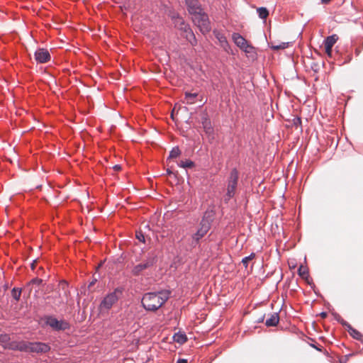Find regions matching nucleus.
<instances>
[{
    "mask_svg": "<svg viewBox=\"0 0 363 363\" xmlns=\"http://www.w3.org/2000/svg\"><path fill=\"white\" fill-rule=\"evenodd\" d=\"M170 294L168 290L146 293L143 296L142 306L146 311H156L169 299Z\"/></svg>",
    "mask_w": 363,
    "mask_h": 363,
    "instance_id": "obj_1",
    "label": "nucleus"
},
{
    "mask_svg": "<svg viewBox=\"0 0 363 363\" xmlns=\"http://www.w3.org/2000/svg\"><path fill=\"white\" fill-rule=\"evenodd\" d=\"M214 214L213 210H208L204 213V216L199 224V228L196 233L192 235V246L195 247L199 243V240L209 231L213 220L211 215Z\"/></svg>",
    "mask_w": 363,
    "mask_h": 363,
    "instance_id": "obj_2",
    "label": "nucleus"
},
{
    "mask_svg": "<svg viewBox=\"0 0 363 363\" xmlns=\"http://www.w3.org/2000/svg\"><path fill=\"white\" fill-rule=\"evenodd\" d=\"M123 290V287H117L113 291L107 294L99 304V312L101 313H108L122 296Z\"/></svg>",
    "mask_w": 363,
    "mask_h": 363,
    "instance_id": "obj_3",
    "label": "nucleus"
},
{
    "mask_svg": "<svg viewBox=\"0 0 363 363\" xmlns=\"http://www.w3.org/2000/svg\"><path fill=\"white\" fill-rule=\"evenodd\" d=\"M156 262L157 256L153 253H149L143 262L132 267L128 266V269H130L133 276L137 277L140 275L145 269L152 267Z\"/></svg>",
    "mask_w": 363,
    "mask_h": 363,
    "instance_id": "obj_4",
    "label": "nucleus"
},
{
    "mask_svg": "<svg viewBox=\"0 0 363 363\" xmlns=\"http://www.w3.org/2000/svg\"><path fill=\"white\" fill-rule=\"evenodd\" d=\"M238 171L235 168L233 169L228 179L227 192L225 196V201H229L231 198L234 196L235 194V189L238 185Z\"/></svg>",
    "mask_w": 363,
    "mask_h": 363,
    "instance_id": "obj_5",
    "label": "nucleus"
},
{
    "mask_svg": "<svg viewBox=\"0 0 363 363\" xmlns=\"http://www.w3.org/2000/svg\"><path fill=\"white\" fill-rule=\"evenodd\" d=\"M192 20L203 34H206L211 30V27L208 16L203 11L192 16Z\"/></svg>",
    "mask_w": 363,
    "mask_h": 363,
    "instance_id": "obj_6",
    "label": "nucleus"
},
{
    "mask_svg": "<svg viewBox=\"0 0 363 363\" xmlns=\"http://www.w3.org/2000/svg\"><path fill=\"white\" fill-rule=\"evenodd\" d=\"M172 18L174 20L175 26L183 30L186 33V38L187 40L192 45H195L196 44V39L190 27L185 23L184 21L182 18L179 16H173Z\"/></svg>",
    "mask_w": 363,
    "mask_h": 363,
    "instance_id": "obj_7",
    "label": "nucleus"
},
{
    "mask_svg": "<svg viewBox=\"0 0 363 363\" xmlns=\"http://www.w3.org/2000/svg\"><path fill=\"white\" fill-rule=\"evenodd\" d=\"M232 39L234 43L245 52H250V50L253 48L252 46H251L245 40V38H244L240 34L238 33H233Z\"/></svg>",
    "mask_w": 363,
    "mask_h": 363,
    "instance_id": "obj_8",
    "label": "nucleus"
},
{
    "mask_svg": "<svg viewBox=\"0 0 363 363\" xmlns=\"http://www.w3.org/2000/svg\"><path fill=\"white\" fill-rule=\"evenodd\" d=\"M46 324L55 330H65L69 328L68 323L62 320H58L52 316L47 318Z\"/></svg>",
    "mask_w": 363,
    "mask_h": 363,
    "instance_id": "obj_9",
    "label": "nucleus"
},
{
    "mask_svg": "<svg viewBox=\"0 0 363 363\" xmlns=\"http://www.w3.org/2000/svg\"><path fill=\"white\" fill-rule=\"evenodd\" d=\"M185 2L189 13L192 16H194L203 11L197 0H185Z\"/></svg>",
    "mask_w": 363,
    "mask_h": 363,
    "instance_id": "obj_10",
    "label": "nucleus"
},
{
    "mask_svg": "<svg viewBox=\"0 0 363 363\" xmlns=\"http://www.w3.org/2000/svg\"><path fill=\"white\" fill-rule=\"evenodd\" d=\"M35 60L38 63H45L50 60V55L48 50L38 48L34 54Z\"/></svg>",
    "mask_w": 363,
    "mask_h": 363,
    "instance_id": "obj_11",
    "label": "nucleus"
},
{
    "mask_svg": "<svg viewBox=\"0 0 363 363\" xmlns=\"http://www.w3.org/2000/svg\"><path fill=\"white\" fill-rule=\"evenodd\" d=\"M213 35H215L216 38L218 40L220 47L223 48L225 52H227L228 53H230V47L229 45V43H228L225 35L222 32H220L218 30H213Z\"/></svg>",
    "mask_w": 363,
    "mask_h": 363,
    "instance_id": "obj_12",
    "label": "nucleus"
},
{
    "mask_svg": "<svg viewBox=\"0 0 363 363\" xmlns=\"http://www.w3.org/2000/svg\"><path fill=\"white\" fill-rule=\"evenodd\" d=\"M30 352H35V353H46L50 350V347L49 345L40 342H33L30 345Z\"/></svg>",
    "mask_w": 363,
    "mask_h": 363,
    "instance_id": "obj_13",
    "label": "nucleus"
},
{
    "mask_svg": "<svg viewBox=\"0 0 363 363\" xmlns=\"http://www.w3.org/2000/svg\"><path fill=\"white\" fill-rule=\"evenodd\" d=\"M202 126L204 130L206 135L208 136L209 140L214 139V130L211 125L210 120L206 116L202 118Z\"/></svg>",
    "mask_w": 363,
    "mask_h": 363,
    "instance_id": "obj_14",
    "label": "nucleus"
},
{
    "mask_svg": "<svg viewBox=\"0 0 363 363\" xmlns=\"http://www.w3.org/2000/svg\"><path fill=\"white\" fill-rule=\"evenodd\" d=\"M339 322L346 326L347 328V330L350 335H352L355 339H360L362 337L361 333L357 331V330L354 329L350 324H348L346 321H345L343 319L339 320Z\"/></svg>",
    "mask_w": 363,
    "mask_h": 363,
    "instance_id": "obj_15",
    "label": "nucleus"
},
{
    "mask_svg": "<svg viewBox=\"0 0 363 363\" xmlns=\"http://www.w3.org/2000/svg\"><path fill=\"white\" fill-rule=\"evenodd\" d=\"M279 321V316L278 313H273L270 317L266 320L265 325L267 327L276 326Z\"/></svg>",
    "mask_w": 363,
    "mask_h": 363,
    "instance_id": "obj_16",
    "label": "nucleus"
},
{
    "mask_svg": "<svg viewBox=\"0 0 363 363\" xmlns=\"http://www.w3.org/2000/svg\"><path fill=\"white\" fill-rule=\"evenodd\" d=\"M197 93H185L184 102L187 104H194L196 101V98L197 97Z\"/></svg>",
    "mask_w": 363,
    "mask_h": 363,
    "instance_id": "obj_17",
    "label": "nucleus"
},
{
    "mask_svg": "<svg viewBox=\"0 0 363 363\" xmlns=\"http://www.w3.org/2000/svg\"><path fill=\"white\" fill-rule=\"evenodd\" d=\"M32 344V342H20L18 344V346H17V348L21 350V351H23V352H30V347H31V345Z\"/></svg>",
    "mask_w": 363,
    "mask_h": 363,
    "instance_id": "obj_18",
    "label": "nucleus"
},
{
    "mask_svg": "<svg viewBox=\"0 0 363 363\" xmlns=\"http://www.w3.org/2000/svg\"><path fill=\"white\" fill-rule=\"evenodd\" d=\"M337 40H338V37L337 35L334 34V35H330V36L327 37L326 39L325 40L324 45L333 47V45H335V43L337 42Z\"/></svg>",
    "mask_w": 363,
    "mask_h": 363,
    "instance_id": "obj_19",
    "label": "nucleus"
},
{
    "mask_svg": "<svg viewBox=\"0 0 363 363\" xmlns=\"http://www.w3.org/2000/svg\"><path fill=\"white\" fill-rule=\"evenodd\" d=\"M289 44V43H281L279 44H276L274 42H271L270 47L272 49H273L274 50H284V49L288 48Z\"/></svg>",
    "mask_w": 363,
    "mask_h": 363,
    "instance_id": "obj_20",
    "label": "nucleus"
},
{
    "mask_svg": "<svg viewBox=\"0 0 363 363\" xmlns=\"http://www.w3.org/2000/svg\"><path fill=\"white\" fill-rule=\"evenodd\" d=\"M174 340L178 343L183 344L187 340V338L185 334L176 333L174 335Z\"/></svg>",
    "mask_w": 363,
    "mask_h": 363,
    "instance_id": "obj_21",
    "label": "nucleus"
},
{
    "mask_svg": "<svg viewBox=\"0 0 363 363\" xmlns=\"http://www.w3.org/2000/svg\"><path fill=\"white\" fill-rule=\"evenodd\" d=\"M257 13L259 17L262 19H265L269 15L268 10L264 7H259L257 9Z\"/></svg>",
    "mask_w": 363,
    "mask_h": 363,
    "instance_id": "obj_22",
    "label": "nucleus"
},
{
    "mask_svg": "<svg viewBox=\"0 0 363 363\" xmlns=\"http://www.w3.org/2000/svg\"><path fill=\"white\" fill-rule=\"evenodd\" d=\"M298 275L303 279H308V272L306 267L301 265L298 269Z\"/></svg>",
    "mask_w": 363,
    "mask_h": 363,
    "instance_id": "obj_23",
    "label": "nucleus"
},
{
    "mask_svg": "<svg viewBox=\"0 0 363 363\" xmlns=\"http://www.w3.org/2000/svg\"><path fill=\"white\" fill-rule=\"evenodd\" d=\"M178 166L182 168H192L194 167V162L190 160H186L185 161H181Z\"/></svg>",
    "mask_w": 363,
    "mask_h": 363,
    "instance_id": "obj_24",
    "label": "nucleus"
},
{
    "mask_svg": "<svg viewBox=\"0 0 363 363\" xmlns=\"http://www.w3.org/2000/svg\"><path fill=\"white\" fill-rule=\"evenodd\" d=\"M21 291H22V290L20 288H13L11 290V296L16 301H19L21 295Z\"/></svg>",
    "mask_w": 363,
    "mask_h": 363,
    "instance_id": "obj_25",
    "label": "nucleus"
},
{
    "mask_svg": "<svg viewBox=\"0 0 363 363\" xmlns=\"http://www.w3.org/2000/svg\"><path fill=\"white\" fill-rule=\"evenodd\" d=\"M181 154L178 147H174L169 152V158H177Z\"/></svg>",
    "mask_w": 363,
    "mask_h": 363,
    "instance_id": "obj_26",
    "label": "nucleus"
},
{
    "mask_svg": "<svg viewBox=\"0 0 363 363\" xmlns=\"http://www.w3.org/2000/svg\"><path fill=\"white\" fill-rule=\"evenodd\" d=\"M255 257V254L254 252H252L249 256H247L242 259V263L245 267V268L247 267L248 262L253 259Z\"/></svg>",
    "mask_w": 363,
    "mask_h": 363,
    "instance_id": "obj_27",
    "label": "nucleus"
},
{
    "mask_svg": "<svg viewBox=\"0 0 363 363\" xmlns=\"http://www.w3.org/2000/svg\"><path fill=\"white\" fill-rule=\"evenodd\" d=\"M43 282L41 279L34 278L27 285L29 287L31 284L40 285Z\"/></svg>",
    "mask_w": 363,
    "mask_h": 363,
    "instance_id": "obj_28",
    "label": "nucleus"
},
{
    "mask_svg": "<svg viewBox=\"0 0 363 363\" xmlns=\"http://www.w3.org/2000/svg\"><path fill=\"white\" fill-rule=\"evenodd\" d=\"M136 238H137V239L139 241H140L142 242H145V236H144V235L142 233H140V232L137 233H136Z\"/></svg>",
    "mask_w": 363,
    "mask_h": 363,
    "instance_id": "obj_29",
    "label": "nucleus"
},
{
    "mask_svg": "<svg viewBox=\"0 0 363 363\" xmlns=\"http://www.w3.org/2000/svg\"><path fill=\"white\" fill-rule=\"evenodd\" d=\"M324 46H325V52H326V53H327L328 55H331V52H332V48H333V47L328 46V45H324Z\"/></svg>",
    "mask_w": 363,
    "mask_h": 363,
    "instance_id": "obj_30",
    "label": "nucleus"
},
{
    "mask_svg": "<svg viewBox=\"0 0 363 363\" xmlns=\"http://www.w3.org/2000/svg\"><path fill=\"white\" fill-rule=\"evenodd\" d=\"M301 120L300 118H295L294 119V125L297 126L298 125H301Z\"/></svg>",
    "mask_w": 363,
    "mask_h": 363,
    "instance_id": "obj_31",
    "label": "nucleus"
},
{
    "mask_svg": "<svg viewBox=\"0 0 363 363\" xmlns=\"http://www.w3.org/2000/svg\"><path fill=\"white\" fill-rule=\"evenodd\" d=\"M7 335H0V341L7 340Z\"/></svg>",
    "mask_w": 363,
    "mask_h": 363,
    "instance_id": "obj_32",
    "label": "nucleus"
},
{
    "mask_svg": "<svg viewBox=\"0 0 363 363\" xmlns=\"http://www.w3.org/2000/svg\"><path fill=\"white\" fill-rule=\"evenodd\" d=\"M177 363H187L186 359H179L177 362Z\"/></svg>",
    "mask_w": 363,
    "mask_h": 363,
    "instance_id": "obj_33",
    "label": "nucleus"
},
{
    "mask_svg": "<svg viewBox=\"0 0 363 363\" xmlns=\"http://www.w3.org/2000/svg\"><path fill=\"white\" fill-rule=\"evenodd\" d=\"M167 174L172 175V174H174V173L172 170H170L169 169H167Z\"/></svg>",
    "mask_w": 363,
    "mask_h": 363,
    "instance_id": "obj_34",
    "label": "nucleus"
},
{
    "mask_svg": "<svg viewBox=\"0 0 363 363\" xmlns=\"http://www.w3.org/2000/svg\"><path fill=\"white\" fill-rule=\"evenodd\" d=\"M35 263H36V261H35V260H34V261L33 262V263L31 264V268H32V269H35Z\"/></svg>",
    "mask_w": 363,
    "mask_h": 363,
    "instance_id": "obj_35",
    "label": "nucleus"
},
{
    "mask_svg": "<svg viewBox=\"0 0 363 363\" xmlns=\"http://www.w3.org/2000/svg\"><path fill=\"white\" fill-rule=\"evenodd\" d=\"M331 0H321L322 3L323 4H328V2H330Z\"/></svg>",
    "mask_w": 363,
    "mask_h": 363,
    "instance_id": "obj_36",
    "label": "nucleus"
},
{
    "mask_svg": "<svg viewBox=\"0 0 363 363\" xmlns=\"http://www.w3.org/2000/svg\"><path fill=\"white\" fill-rule=\"evenodd\" d=\"M94 283H95V281H91V282L89 284V288H91V286H94Z\"/></svg>",
    "mask_w": 363,
    "mask_h": 363,
    "instance_id": "obj_37",
    "label": "nucleus"
},
{
    "mask_svg": "<svg viewBox=\"0 0 363 363\" xmlns=\"http://www.w3.org/2000/svg\"><path fill=\"white\" fill-rule=\"evenodd\" d=\"M320 315H321V316H322V317H323V318L326 317V315H326V313H325V312L321 313V314H320Z\"/></svg>",
    "mask_w": 363,
    "mask_h": 363,
    "instance_id": "obj_38",
    "label": "nucleus"
},
{
    "mask_svg": "<svg viewBox=\"0 0 363 363\" xmlns=\"http://www.w3.org/2000/svg\"><path fill=\"white\" fill-rule=\"evenodd\" d=\"M115 168H116V169H119V168H120V167H119V166H118V165H116V166H115Z\"/></svg>",
    "mask_w": 363,
    "mask_h": 363,
    "instance_id": "obj_39",
    "label": "nucleus"
}]
</instances>
